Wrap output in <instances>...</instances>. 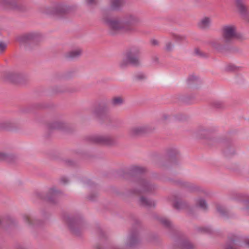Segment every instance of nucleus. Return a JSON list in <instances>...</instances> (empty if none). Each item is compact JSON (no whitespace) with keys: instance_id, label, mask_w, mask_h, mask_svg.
Here are the masks:
<instances>
[{"instance_id":"obj_12","label":"nucleus","mask_w":249,"mask_h":249,"mask_svg":"<svg viewBox=\"0 0 249 249\" xmlns=\"http://www.w3.org/2000/svg\"><path fill=\"white\" fill-rule=\"evenodd\" d=\"M67 224L70 230L75 233H76V231L75 229H79L80 227L79 222L73 218H70L67 220Z\"/></svg>"},{"instance_id":"obj_10","label":"nucleus","mask_w":249,"mask_h":249,"mask_svg":"<svg viewBox=\"0 0 249 249\" xmlns=\"http://www.w3.org/2000/svg\"><path fill=\"white\" fill-rule=\"evenodd\" d=\"M82 53V50L80 48H77L67 53L66 57L70 59L76 58L79 57Z\"/></svg>"},{"instance_id":"obj_27","label":"nucleus","mask_w":249,"mask_h":249,"mask_svg":"<svg viewBox=\"0 0 249 249\" xmlns=\"http://www.w3.org/2000/svg\"><path fill=\"white\" fill-rule=\"evenodd\" d=\"M6 48V45L2 42L0 41V53H3Z\"/></svg>"},{"instance_id":"obj_13","label":"nucleus","mask_w":249,"mask_h":249,"mask_svg":"<svg viewBox=\"0 0 249 249\" xmlns=\"http://www.w3.org/2000/svg\"><path fill=\"white\" fill-rule=\"evenodd\" d=\"M237 7L240 13L246 17V18L249 20V16L248 15V8L244 3L241 2V0H236Z\"/></svg>"},{"instance_id":"obj_15","label":"nucleus","mask_w":249,"mask_h":249,"mask_svg":"<svg viewBox=\"0 0 249 249\" xmlns=\"http://www.w3.org/2000/svg\"><path fill=\"white\" fill-rule=\"evenodd\" d=\"M124 3V0H111L110 6L112 9L117 10L121 7Z\"/></svg>"},{"instance_id":"obj_28","label":"nucleus","mask_w":249,"mask_h":249,"mask_svg":"<svg viewBox=\"0 0 249 249\" xmlns=\"http://www.w3.org/2000/svg\"><path fill=\"white\" fill-rule=\"evenodd\" d=\"M23 218H24V220L27 222L29 224H32V222H31V217L29 215H24L23 216Z\"/></svg>"},{"instance_id":"obj_17","label":"nucleus","mask_w":249,"mask_h":249,"mask_svg":"<svg viewBox=\"0 0 249 249\" xmlns=\"http://www.w3.org/2000/svg\"><path fill=\"white\" fill-rule=\"evenodd\" d=\"M196 206L200 208L203 210H205L207 209L208 206L205 199L200 198L196 200Z\"/></svg>"},{"instance_id":"obj_30","label":"nucleus","mask_w":249,"mask_h":249,"mask_svg":"<svg viewBox=\"0 0 249 249\" xmlns=\"http://www.w3.org/2000/svg\"><path fill=\"white\" fill-rule=\"evenodd\" d=\"M173 46V44L171 42H169V43H167V44L166 45V49L167 51H170L172 49Z\"/></svg>"},{"instance_id":"obj_31","label":"nucleus","mask_w":249,"mask_h":249,"mask_svg":"<svg viewBox=\"0 0 249 249\" xmlns=\"http://www.w3.org/2000/svg\"><path fill=\"white\" fill-rule=\"evenodd\" d=\"M189 187L190 189V190L192 191H196L198 190V188L197 187L195 186L193 184H189Z\"/></svg>"},{"instance_id":"obj_42","label":"nucleus","mask_w":249,"mask_h":249,"mask_svg":"<svg viewBox=\"0 0 249 249\" xmlns=\"http://www.w3.org/2000/svg\"><path fill=\"white\" fill-rule=\"evenodd\" d=\"M64 182H67V180H64Z\"/></svg>"},{"instance_id":"obj_39","label":"nucleus","mask_w":249,"mask_h":249,"mask_svg":"<svg viewBox=\"0 0 249 249\" xmlns=\"http://www.w3.org/2000/svg\"><path fill=\"white\" fill-rule=\"evenodd\" d=\"M17 75H15V74H13V75H11V77H17Z\"/></svg>"},{"instance_id":"obj_5","label":"nucleus","mask_w":249,"mask_h":249,"mask_svg":"<svg viewBox=\"0 0 249 249\" xmlns=\"http://www.w3.org/2000/svg\"><path fill=\"white\" fill-rule=\"evenodd\" d=\"M37 35L34 33H27L18 36L17 40L21 44L28 43L36 39Z\"/></svg>"},{"instance_id":"obj_19","label":"nucleus","mask_w":249,"mask_h":249,"mask_svg":"<svg viewBox=\"0 0 249 249\" xmlns=\"http://www.w3.org/2000/svg\"><path fill=\"white\" fill-rule=\"evenodd\" d=\"M124 102V99L122 96L113 97L111 100V103L114 106H119Z\"/></svg>"},{"instance_id":"obj_9","label":"nucleus","mask_w":249,"mask_h":249,"mask_svg":"<svg viewBox=\"0 0 249 249\" xmlns=\"http://www.w3.org/2000/svg\"><path fill=\"white\" fill-rule=\"evenodd\" d=\"M146 131L147 127L145 126L140 125L132 127L130 130V133L131 135L136 136L145 133Z\"/></svg>"},{"instance_id":"obj_16","label":"nucleus","mask_w":249,"mask_h":249,"mask_svg":"<svg viewBox=\"0 0 249 249\" xmlns=\"http://www.w3.org/2000/svg\"><path fill=\"white\" fill-rule=\"evenodd\" d=\"M140 202L141 205L146 207H152L155 204L154 201L149 200L143 196L140 197Z\"/></svg>"},{"instance_id":"obj_26","label":"nucleus","mask_w":249,"mask_h":249,"mask_svg":"<svg viewBox=\"0 0 249 249\" xmlns=\"http://www.w3.org/2000/svg\"><path fill=\"white\" fill-rule=\"evenodd\" d=\"M145 76L143 73H139L136 75L135 78L138 80H142L145 78Z\"/></svg>"},{"instance_id":"obj_36","label":"nucleus","mask_w":249,"mask_h":249,"mask_svg":"<svg viewBox=\"0 0 249 249\" xmlns=\"http://www.w3.org/2000/svg\"><path fill=\"white\" fill-rule=\"evenodd\" d=\"M6 124L5 123H0V128H5L6 127L5 126Z\"/></svg>"},{"instance_id":"obj_34","label":"nucleus","mask_w":249,"mask_h":249,"mask_svg":"<svg viewBox=\"0 0 249 249\" xmlns=\"http://www.w3.org/2000/svg\"><path fill=\"white\" fill-rule=\"evenodd\" d=\"M245 244L249 248V238H246L244 239Z\"/></svg>"},{"instance_id":"obj_3","label":"nucleus","mask_w":249,"mask_h":249,"mask_svg":"<svg viewBox=\"0 0 249 249\" xmlns=\"http://www.w3.org/2000/svg\"><path fill=\"white\" fill-rule=\"evenodd\" d=\"M223 42L228 43L237 37L236 28L235 26L229 25L224 26L222 29Z\"/></svg>"},{"instance_id":"obj_40","label":"nucleus","mask_w":249,"mask_h":249,"mask_svg":"<svg viewBox=\"0 0 249 249\" xmlns=\"http://www.w3.org/2000/svg\"><path fill=\"white\" fill-rule=\"evenodd\" d=\"M248 203V202H244V205H247Z\"/></svg>"},{"instance_id":"obj_7","label":"nucleus","mask_w":249,"mask_h":249,"mask_svg":"<svg viewBox=\"0 0 249 249\" xmlns=\"http://www.w3.org/2000/svg\"><path fill=\"white\" fill-rule=\"evenodd\" d=\"M49 129L51 130H65L67 127V125L63 121H55L49 125Z\"/></svg>"},{"instance_id":"obj_24","label":"nucleus","mask_w":249,"mask_h":249,"mask_svg":"<svg viewBox=\"0 0 249 249\" xmlns=\"http://www.w3.org/2000/svg\"><path fill=\"white\" fill-rule=\"evenodd\" d=\"M160 222L164 226L167 227H169L171 225V222L166 218H161L160 219Z\"/></svg>"},{"instance_id":"obj_33","label":"nucleus","mask_w":249,"mask_h":249,"mask_svg":"<svg viewBox=\"0 0 249 249\" xmlns=\"http://www.w3.org/2000/svg\"><path fill=\"white\" fill-rule=\"evenodd\" d=\"M227 69L229 71H235L236 70V68L233 65H229L228 66Z\"/></svg>"},{"instance_id":"obj_29","label":"nucleus","mask_w":249,"mask_h":249,"mask_svg":"<svg viewBox=\"0 0 249 249\" xmlns=\"http://www.w3.org/2000/svg\"><path fill=\"white\" fill-rule=\"evenodd\" d=\"M98 0H86V2L88 5H93L97 3Z\"/></svg>"},{"instance_id":"obj_21","label":"nucleus","mask_w":249,"mask_h":249,"mask_svg":"<svg viewBox=\"0 0 249 249\" xmlns=\"http://www.w3.org/2000/svg\"><path fill=\"white\" fill-rule=\"evenodd\" d=\"M216 208L217 211L220 214L223 215L227 212L226 209L223 206H222L221 204H217L216 205Z\"/></svg>"},{"instance_id":"obj_22","label":"nucleus","mask_w":249,"mask_h":249,"mask_svg":"<svg viewBox=\"0 0 249 249\" xmlns=\"http://www.w3.org/2000/svg\"><path fill=\"white\" fill-rule=\"evenodd\" d=\"M3 3L9 5L11 8H16V3L13 0H3Z\"/></svg>"},{"instance_id":"obj_35","label":"nucleus","mask_w":249,"mask_h":249,"mask_svg":"<svg viewBox=\"0 0 249 249\" xmlns=\"http://www.w3.org/2000/svg\"><path fill=\"white\" fill-rule=\"evenodd\" d=\"M151 43L153 45H157L158 44V40H156V39H152L151 40Z\"/></svg>"},{"instance_id":"obj_2","label":"nucleus","mask_w":249,"mask_h":249,"mask_svg":"<svg viewBox=\"0 0 249 249\" xmlns=\"http://www.w3.org/2000/svg\"><path fill=\"white\" fill-rule=\"evenodd\" d=\"M140 51L137 47H133L127 50L124 54L123 58L119 63L122 69L127 67L129 65L138 66L140 64Z\"/></svg>"},{"instance_id":"obj_18","label":"nucleus","mask_w":249,"mask_h":249,"mask_svg":"<svg viewBox=\"0 0 249 249\" xmlns=\"http://www.w3.org/2000/svg\"><path fill=\"white\" fill-rule=\"evenodd\" d=\"M174 206L175 208L178 210L184 209L187 208V203L181 200H177L174 203Z\"/></svg>"},{"instance_id":"obj_41","label":"nucleus","mask_w":249,"mask_h":249,"mask_svg":"<svg viewBox=\"0 0 249 249\" xmlns=\"http://www.w3.org/2000/svg\"><path fill=\"white\" fill-rule=\"evenodd\" d=\"M10 80L12 81V82H14V80H13L12 79H11Z\"/></svg>"},{"instance_id":"obj_25","label":"nucleus","mask_w":249,"mask_h":249,"mask_svg":"<svg viewBox=\"0 0 249 249\" xmlns=\"http://www.w3.org/2000/svg\"><path fill=\"white\" fill-rule=\"evenodd\" d=\"M94 113L99 117H101L103 114V111L100 108H97L95 109Z\"/></svg>"},{"instance_id":"obj_14","label":"nucleus","mask_w":249,"mask_h":249,"mask_svg":"<svg viewBox=\"0 0 249 249\" xmlns=\"http://www.w3.org/2000/svg\"><path fill=\"white\" fill-rule=\"evenodd\" d=\"M60 193V192L55 188H52L49 190L46 199L50 201H53V198L57 196Z\"/></svg>"},{"instance_id":"obj_1","label":"nucleus","mask_w":249,"mask_h":249,"mask_svg":"<svg viewBox=\"0 0 249 249\" xmlns=\"http://www.w3.org/2000/svg\"><path fill=\"white\" fill-rule=\"evenodd\" d=\"M102 20L113 34L132 32L135 30L134 25L139 21L138 18L133 14H127L122 18H112L104 15Z\"/></svg>"},{"instance_id":"obj_6","label":"nucleus","mask_w":249,"mask_h":249,"mask_svg":"<svg viewBox=\"0 0 249 249\" xmlns=\"http://www.w3.org/2000/svg\"><path fill=\"white\" fill-rule=\"evenodd\" d=\"M140 193H146L151 192L153 189L152 186L147 181L142 179L139 182Z\"/></svg>"},{"instance_id":"obj_23","label":"nucleus","mask_w":249,"mask_h":249,"mask_svg":"<svg viewBox=\"0 0 249 249\" xmlns=\"http://www.w3.org/2000/svg\"><path fill=\"white\" fill-rule=\"evenodd\" d=\"M173 37L178 42H183L186 39L185 36L179 35H174Z\"/></svg>"},{"instance_id":"obj_37","label":"nucleus","mask_w":249,"mask_h":249,"mask_svg":"<svg viewBox=\"0 0 249 249\" xmlns=\"http://www.w3.org/2000/svg\"><path fill=\"white\" fill-rule=\"evenodd\" d=\"M196 54H197L198 55H202V53L201 52V51L199 50H196Z\"/></svg>"},{"instance_id":"obj_11","label":"nucleus","mask_w":249,"mask_h":249,"mask_svg":"<svg viewBox=\"0 0 249 249\" xmlns=\"http://www.w3.org/2000/svg\"><path fill=\"white\" fill-rule=\"evenodd\" d=\"M212 20L210 18L204 17L202 18L198 23V26L202 29H206L210 27Z\"/></svg>"},{"instance_id":"obj_4","label":"nucleus","mask_w":249,"mask_h":249,"mask_svg":"<svg viewBox=\"0 0 249 249\" xmlns=\"http://www.w3.org/2000/svg\"><path fill=\"white\" fill-rule=\"evenodd\" d=\"M89 140L93 143L107 146H112L116 143L115 139L110 136L95 135L91 136Z\"/></svg>"},{"instance_id":"obj_8","label":"nucleus","mask_w":249,"mask_h":249,"mask_svg":"<svg viewBox=\"0 0 249 249\" xmlns=\"http://www.w3.org/2000/svg\"><path fill=\"white\" fill-rule=\"evenodd\" d=\"M176 246L177 249H193L194 248V245L187 239L178 241Z\"/></svg>"},{"instance_id":"obj_32","label":"nucleus","mask_w":249,"mask_h":249,"mask_svg":"<svg viewBox=\"0 0 249 249\" xmlns=\"http://www.w3.org/2000/svg\"><path fill=\"white\" fill-rule=\"evenodd\" d=\"M7 157V156L3 153L0 152V160H5Z\"/></svg>"},{"instance_id":"obj_20","label":"nucleus","mask_w":249,"mask_h":249,"mask_svg":"<svg viewBox=\"0 0 249 249\" xmlns=\"http://www.w3.org/2000/svg\"><path fill=\"white\" fill-rule=\"evenodd\" d=\"M48 10L49 11L47 12V13L51 14H60L64 12V9L60 7H58L53 9L49 8Z\"/></svg>"},{"instance_id":"obj_38","label":"nucleus","mask_w":249,"mask_h":249,"mask_svg":"<svg viewBox=\"0 0 249 249\" xmlns=\"http://www.w3.org/2000/svg\"><path fill=\"white\" fill-rule=\"evenodd\" d=\"M246 210L247 211V213L249 214V206H248L247 208H246Z\"/></svg>"}]
</instances>
